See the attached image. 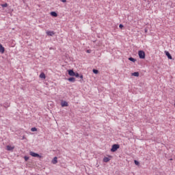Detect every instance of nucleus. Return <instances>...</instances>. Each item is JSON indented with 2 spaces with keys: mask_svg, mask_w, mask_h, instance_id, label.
I'll list each match as a JSON object with an SVG mask.
<instances>
[{
  "mask_svg": "<svg viewBox=\"0 0 175 175\" xmlns=\"http://www.w3.org/2000/svg\"><path fill=\"white\" fill-rule=\"evenodd\" d=\"M138 55L141 59H144L146 58V53L144 51H139L138 52Z\"/></svg>",
  "mask_w": 175,
  "mask_h": 175,
  "instance_id": "nucleus-1",
  "label": "nucleus"
},
{
  "mask_svg": "<svg viewBox=\"0 0 175 175\" xmlns=\"http://www.w3.org/2000/svg\"><path fill=\"white\" fill-rule=\"evenodd\" d=\"M118 148H120V145H118V144H113V145L112 146V148H111V152H116V151H117V150H118Z\"/></svg>",
  "mask_w": 175,
  "mask_h": 175,
  "instance_id": "nucleus-2",
  "label": "nucleus"
},
{
  "mask_svg": "<svg viewBox=\"0 0 175 175\" xmlns=\"http://www.w3.org/2000/svg\"><path fill=\"white\" fill-rule=\"evenodd\" d=\"M29 154L31 157H33L34 158H42V157L38 153L30 152Z\"/></svg>",
  "mask_w": 175,
  "mask_h": 175,
  "instance_id": "nucleus-3",
  "label": "nucleus"
},
{
  "mask_svg": "<svg viewBox=\"0 0 175 175\" xmlns=\"http://www.w3.org/2000/svg\"><path fill=\"white\" fill-rule=\"evenodd\" d=\"M61 106H62V107H68V106H69V105L68 104V102H66V101H62Z\"/></svg>",
  "mask_w": 175,
  "mask_h": 175,
  "instance_id": "nucleus-4",
  "label": "nucleus"
},
{
  "mask_svg": "<svg viewBox=\"0 0 175 175\" xmlns=\"http://www.w3.org/2000/svg\"><path fill=\"white\" fill-rule=\"evenodd\" d=\"M13 150H14V146H12L10 145L6 146L7 151H13Z\"/></svg>",
  "mask_w": 175,
  "mask_h": 175,
  "instance_id": "nucleus-5",
  "label": "nucleus"
},
{
  "mask_svg": "<svg viewBox=\"0 0 175 175\" xmlns=\"http://www.w3.org/2000/svg\"><path fill=\"white\" fill-rule=\"evenodd\" d=\"M46 33V35H48V36H53V35H55V33H54V31H47Z\"/></svg>",
  "mask_w": 175,
  "mask_h": 175,
  "instance_id": "nucleus-6",
  "label": "nucleus"
},
{
  "mask_svg": "<svg viewBox=\"0 0 175 175\" xmlns=\"http://www.w3.org/2000/svg\"><path fill=\"white\" fill-rule=\"evenodd\" d=\"M165 55H167L168 59H173V57H172V55H170V53L165 51Z\"/></svg>",
  "mask_w": 175,
  "mask_h": 175,
  "instance_id": "nucleus-7",
  "label": "nucleus"
},
{
  "mask_svg": "<svg viewBox=\"0 0 175 175\" xmlns=\"http://www.w3.org/2000/svg\"><path fill=\"white\" fill-rule=\"evenodd\" d=\"M0 53L3 54L5 53V47L0 44Z\"/></svg>",
  "mask_w": 175,
  "mask_h": 175,
  "instance_id": "nucleus-8",
  "label": "nucleus"
},
{
  "mask_svg": "<svg viewBox=\"0 0 175 175\" xmlns=\"http://www.w3.org/2000/svg\"><path fill=\"white\" fill-rule=\"evenodd\" d=\"M52 163L53 165H56V163H58V160H57V157L53 158V159L52 160Z\"/></svg>",
  "mask_w": 175,
  "mask_h": 175,
  "instance_id": "nucleus-9",
  "label": "nucleus"
},
{
  "mask_svg": "<svg viewBox=\"0 0 175 175\" xmlns=\"http://www.w3.org/2000/svg\"><path fill=\"white\" fill-rule=\"evenodd\" d=\"M50 14L52 16V17H58V14H57L55 12H51Z\"/></svg>",
  "mask_w": 175,
  "mask_h": 175,
  "instance_id": "nucleus-10",
  "label": "nucleus"
},
{
  "mask_svg": "<svg viewBox=\"0 0 175 175\" xmlns=\"http://www.w3.org/2000/svg\"><path fill=\"white\" fill-rule=\"evenodd\" d=\"M68 75H69V76H75V71H73V70H69Z\"/></svg>",
  "mask_w": 175,
  "mask_h": 175,
  "instance_id": "nucleus-11",
  "label": "nucleus"
},
{
  "mask_svg": "<svg viewBox=\"0 0 175 175\" xmlns=\"http://www.w3.org/2000/svg\"><path fill=\"white\" fill-rule=\"evenodd\" d=\"M131 76H135V77H139V72H133L131 74Z\"/></svg>",
  "mask_w": 175,
  "mask_h": 175,
  "instance_id": "nucleus-12",
  "label": "nucleus"
},
{
  "mask_svg": "<svg viewBox=\"0 0 175 175\" xmlns=\"http://www.w3.org/2000/svg\"><path fill=\"white\" fill-rule=\"evenodd\" d=\"M40 79H46V75L44 74V72H41L40 75Z\"/></svg>",
  "mask_w": 175,
  "mask_h": 175,
  "instance_id": "nucleus-13",
  "label": "nucleus"
},
{
  "mask_svg": "<svg viewBox=\"0 0 175 175\" xmlns=\"http://www.w3.org/2000/svg\"><path fill=\"white\" fill-rule=\"evenodd\" d=\"M68 81H72L73 83L76 81V79L74 77H70L68 79Z\"/></svg>",
  "mask_w": 175,
  "mask_h": 175,
  "instance_id": "nucleus-14",
  "label": "nucleus"
},
{
  "mask_svg": "<svg viewBox=\"0 0 175 175\" xmlns=\"http://www.w3.org/2000/svg\"><path fill=\"white\" fill-rule=\"evenodd\" d=\"M110 161V159L108 157H104L103 162H109Z\"/></svg>",
  "mask_w": 175,
  "mask_h": 175,
  "instance_id": "nucleus-15",
  "label": "nucleus"
},
{
  "mask_svg": "<svg viewBox=\"0 0 175 175\" xmlns=\"http://www.w3.org/2000/svg\"><path fill=\"white\" fill-rule=\"evenodd\" d=\"M134 163L135 165H136L137 166H139L140 165V163L139 161H137V160L134 161Z\"/></svg>",
  "mask_w": 175,
  "mask_h": 175,
  "instance_id": "nucleus-16",
  "label": "nucleus"
},
{
  "mask_svg": "<svg viewBox=\"0 0 175 175\" xmlns=\"http://www.w3.org/2000/svg\"><path fill=\"white\" fill-rule=\"evenodd\" d=\"M129 61H131L132 62H136V59H135L133 57H129Z\"/></svg>",
  "mask_w": 175,
  "mask_h": 175,
  "instance_id": "nucleus-17",
  "label": "nucleus"
},
{
  "mask_svg": "<svg viewBox=\"0 0 175 175\" xmlns=\"http://www.w3.org/2000/svg\"><path fill=\"white\" fill-rule=\"evenodd\" d=\"M31 132H36V131H38V129H36V127H33L31 129Z\"/></svg>",
  "mask_w": 175,
  "mask_h": 175,
  "instance_id": "nucleus-18",
  "label": "nucleus"
},
{
  "mask_svg": "<svg viewBox=\"0 0 175 175\" xmlns=\"http://www.w3.org/2000/svg\"><path fill=\"white\" fill-rule=\"evenodd\" d=\"M93 73H94L95 75H98V73H99V71L98 70L94 69Z\"/></svg>",
  "mask_w": 175,
  "mask_h": 175,
  "instance_id": "nucleus-19",
  "label": "nucleus"
},
{
  "mask_svg": "<svg viewBox=\"0 0 175 175\" xmlns=\"http://www.w3.org/2000/svg\"><path fill=\"white\" fill-rule=\"evenodd\" d=\"M1 6H2V8H8V3L1 4Z\"/></svg>",
  "mask_w": 175,
  "mask_h": 175,
  "instance_id": "nucleus-20",
  "label": "nucleus"
},
{
  "mask_svg": "<svg viewBox=\"0 0 175 175\" xmlns=\"http://www.w3.org/2000/svg\"><path fill=\"white\" fill-rule=\"evenodd\" d=\"M24 159H25V161H28V159H29V157H27V156H25L24 157Z\"/></svg>",
  "mask_w": 175,
  "mask_h": 175,
  "instance_id": "nucleus-21",
  "label": "nucleus"
},
{
  "mask_svg": "<svg viewBox=\"0 0 175 175\" xmlns=\"http://www.w3.org/2000/svg\"><path fill=\"white\" fill-rule=\"evenodd\" d=\"M74 76H75V77H79L80 75H79V72H75Z\"/></svg>",
  "mask_w": 175,
  "mask_h": 175,
  "instance_id": "nucleus-22",
  "label": "nucleus"
},
{
  "mask_svg": "<svg viewBox=\"0 0 175 175\" xmlns=\"http://www.w3.org/2000/svg\"><path fill=\"white\" fill-rule=\"evenodd\" d=\"M119 28H121V29L124 28V25L122 24H120L119 25Z\"/></svg>",
  "mask_w": 175,
  "mask_h": 175,
  "instance_id": "nucleus-23",
  "label": "nucleus"
},
{
  "mask_svg": "<svg viewBox=\"0 0 175 175\" xmlns=\"http://www.w3.org/2000/svg\"><path fill=\"white\" fill-rule=\"evenodd\" d=\"M61 2H63V3H65L66 2V0H60Z\"/></svg>",
  "mask_w": 175,
  "mask_h": 175,
  "instance_id": "nucleus-24",
  "label": "nucleus"
},
{
  "mask_svg": "<svg viewBox=\"0 0 175 175\" xmlns=\"http://www.w3.org/2000/svg\"><path fill=\"white\" fill-rule=\"evenodd\" d=\"M80 79H83V75L79 76Z\"/></svg>",
  "mask_w": 175,
  "mask_h": 175,
  "instance_id": "nucleus-25",
  "label": "nucleus"
},
{
  "mask_svg": "<svg viewBox=\"0 0 175 175\" xmlns=\"http://www.w3.org/2000/svg\"><path fill=\"white\" fill-rule=\"evenodd\" d=\"M87 53H91V51L90 50H88Z\"/></svg>",
  "mask_w": 175,
  "mask_h": 175,
  "instance_id": "nucleus-26",
  "label": "nucleus"
},
{
  "mask_svg": "<svg viewBox=\"0 0 175 175\" xmlns=\"http://www.w3.org/2000/svg\"><path fill=\"white\" fill-rule=\"evenodd\" d=\"M170 161H173V159H170Z\"/></svg>",
  "mask_w": 175,
  "mask_h": 175,
  "instance_id": "nucleus-27",
  "label": "nucleus"
}]
</instances>
